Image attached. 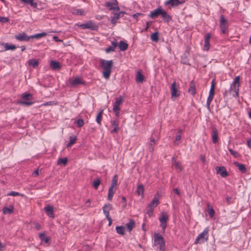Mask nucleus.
<instances>
[{"mask_svg":"<svg viewBox=\"0 0 251 251\" xmlns=\"http://www.w3.org/2000/svg\"><path fill=\"white\" fill-rule=\"evenodd\" d=\"M39 236L42 242H44L47 244H50V237L46 236L45 232L40 233Z\"/></svg>","mask_w":251,"mask_h":251,"instance_id":"b1692460","label":"nucleus"},{"mask_svg":"<svg viewBox=\"0 0 251 251\" xmlns=\"http://www.w3.org/2000/svg\"><path fill=\"white\" fill-rule=\"evenodd\" d=\"M118 42H117V40L114 39L112 42H111V45L112 47H113L115 49L118 46Z\"/></svg>","mask_w":251,"mask_h":251,"instance_id":"603ef678","label":"nucleus"},{"mask_svg":"<svg viewBox=\"0 0 251 251\" xmlns=\"http://www.w3.org/2000/svg\"><path fill=\"white\" fill-rule=\"evenodd\" d=\"M208 232L209 228L208 227L205 228L203 231L198 236L195 240V243L201 244L207 241L208 238Z\"/></svg>","mask_w":251,"mask_h":251,"instance_id":"39448f33","label":"nucleus"},{"mask_svg":"<svg viewBox=\"0 0 251 251\" xmlns=\"http://www.w3.org/2000/svg\"><path fill=\"white\" fill-rule=\"evenodd\" d=\"M47 35V33H46V32H42V33L34 34V35H31L30 37H31V38L39 39V38H42L43 37H45Z\"/></svg>","mask_w":251,"mask_h":251,"instance_id":"a19ab883","label":"nucleus"},{"mask_svg":"<svg viewBox=\"0 0 251 251\" xmlns=\"http://www.w3.org/2000/svg\"><path fill=\"white\" fill-rule=\"evenodd\" d=\"M44 209L48 216L52 218L54 217L53 208L52 206L48 205L45 207Z\"/></svg>","mask_w":251,"mask_h":251,"instance_id":"412c9836","label":"nucleus"},{"mask_svg":"<svg viewBox=\"0 0 251 251\" xmlns=\"http://www.w3.org/2000/svg\"><path fill=\"white\" fill-rule=\"evenodd\" d=\"M226 202H227L228 204H231L232 203L231 201V197H227L226 198Z\"/></svg>","mask_w":251,"mask_h":251,"instance_id":"0e129e2a","label":"nucleus"},{"mask_svg":"<svg viewBox=\"0 0 251 251\" xmlns=\"http://www.w3.org/2000/svg\"><path fill=\"white\" fill-rule=\"evenodd\" d=\"M122 202L124 203V204L123 205V206L124 207H125L126 205V198L125 197H122Z\"/></svg>","mask_w":251,"mask_h":251,"instance_id":"680f3d73","label":"nucleus"},{"mask_svg":"<svg viewBox=\"0 0 251 251\" xmlns=\"http://www.w3.org/2000/svg\"><path fill=\"white\" fill-rule=\"evenodd\" d=\"M135 225V223L133 219H130L129 222L126 224V226L127 227L128 230L129 231H131V230L133 229Z\"/></svg>","mask_w":251,"mask_h":251,"instance_id":"c9c22d12","label":"nucleus"},{"mask_svg":"<svg viewBox=\"0 0 251 251\" xmlns=\"http://www.w3.org/2000/svg\"><path fill=\"white\" fill-rule=\"evenodd\" d=\"M77 137L76 136H70L69 138V142L67 144V147L69 148L71 147L73 145H74L76 140Z\"/></svg>","mask_w":251,"mask_h":251,"instance_id":"f704fd0d","label":"nucleus"},{"mask_svg":"<svg viewBox=\"0 0 251 251\" xmlns=\"http://www.w3.org/2000/svg\"><path fill=\"white\" fill-rule=\"evenodd\" d=\"M160 222V226L162 227L163 231L164 232L167 226L166 223L169 220L168 216L164 212H162L160 217L159 218Z\"/></svg>","mask_w":251,"mask_h":251,"instance_id":"9b49d317","label":"nucleus"},{"mask_svg":"<svg viewBox=\"0 0 251 251\" xmlns=\"http://www.w3.org/2000/svg\"><path fill=\"white\" fill-rule=\"evenodd\" d=\"M159 16L161 17L165 23H169L172 20V17L161 6H159L151 11L149 15V17L152 19H156Z\"/></svg>","mask_w":251,"mask_h":251,"instance_id":"f257e3e1","label":"nucleus"},{"mask_svg":"<svg viewBox=\"0 0 251 251\" xmlns=\"http://www.w3.org/2000/svg\"><path fill=\"white\" fill-rule=\"evenodd\" d=\"M215 91H209V96L207 98V102H206V107L207 109L210 110V104L211 102L212 101L214 96Z\"/></svg>","mask_w":251,"mask_h":251,"instance_id":"5701e85b","label":"nucleus"},{"mask_svg":"<svg viewBox=\"0 0 251 251\" xmlns=\"http://www.w3.org/2000/svg\"><path fill=\"white\" fill-rule=\"evenodd\" d=\"M116 230L117 233L124 235L125 233L126 228L124 226H117L116 227Z\"/></svg>","mask_w":251,"mask_h":251,"instance_id":"473e14b6","label":"nucleus"},{"mask_svg":"<svg viewBox=\"0 0 251 251\" xmlns=\"http://www.w3.org/2000/svg\"><path fill=\"white\" fill-rule=\"evenodd\" d=\"M228 151L230 152V153L235 157H238L239 156V153L236 151H233L231 149H229Z\"/></svg>","mask_w":251,"mask_h":251,"instance_id":"864d4df0","label":"nucleus"},{"mask_svg":"<svg viewBox=\"0 0 251 251\" xmlns=\"http://www.w3.org/2000/svg\"><path fill=\"white\" fill-rule=\"evenodd\" d=\"M106 219L108 221V226H110L112 223V220L110 217H107Z\"/></svg>","mask_w":251,"mask_h":251,"instance_id":"338daca9","label":"nucleus"},{"mask_svg":"<svg viewBox=\"0 0 251 251\" xmlns=\"http://www.w3.org/2000/svg\"><path fill=\"white\" fill-rule=\"evenodd\" d=\"M76 25L81 27L82 29H89L92 30H96L98 28V26L91 20L84 24H77Z\"/></svg>","mask_w":251,"mask_h":251,"instance_id":"6e6552de","label":"nucleus"},{"mask_svg":"<svg viewBox=\"0 0 251 251\" xmlns=\"http://www.w3.org/2000/svg\"><path fill=\"white\" fill-rule=\"evenodd\" d=\"M128 44L126 42L123 41H121L118 44V47L120 50L122 51L126 50L128 48Z\"/></svg>","mask_w":251,"mask_h":251,"instance_id":"c756f323","label":"nucleus"},{"mask_svg":"<svg viewBox=\"0 0 251 251\" xmlns=\"http://www.w3.org/2000/svg\"><path fill=\"white\" fill-rule=\"evenodd\" d=\"M151 40L153 42H157L158 41V33L157 32H155L152 33L151 36Z\"/></svg>","mask_w":251,"mask_h":251,"instance_id":"37998d69","label":"nucleus"},{"mask_svg":"<svg viewBox=\"0 0 251 251\" xmlns=\"http://www.w3.org/2000/svg\"><path fill=\"white\" fill-rule=\"evenodd\" d=\"M16 40L20 41H28L31 38L30 36H27L25 32L19 33L15 36Z\"/></svg>","mask_w":251,"mask_h":251,"instance_id":"ddd939ff","label":"nucleus"},{"mask_svg":"<svg viewBox=\"0 0 251 251\" xmlns=\"http://www.w3.org/2000/svg\"><path fill=\"white\" fill-rule=\"evenodd\" d=\"M105 6L108 8L110 10H119L120 9L117 0H113L111 1H108L106 2Z\"/></svg>","mask_w":251,"mask_h":251,"instance_id":"f8f14e48","label":"nucleus"},{"mask_svg":"<svg viewBox=\"0 0 251 251\" xmlns=\"http://www.w3.org/2000/svg\"><path fill=\"white\" fill-rule=\"evenodd\" d=\"M35 228L38 230H40L41 229V226L39 223H35Z\"/></svg>","mask_w":251,"mask_h":251,"instance_id":"bf43d9fd","label":"nucleus"},{"mask_svg":"<svg viewBox=\"0 0 251 251\" xmlns=\"http://www.w3.org/2000/svg\"><path fill=\"white\" fill-rule=\"evenodd\" d=\"M142 15H143V13H137L136 14H134L133 15V17L134 18V19H135L136 20H137L138 17H139V16H142Z\"/></svg>","mask_w":251,"mask_h":251,"instance_id":"13d9d810","label":"nucleus"},{"mask_svg":"<svg viewBox=\"0 0 251 251\" xmlns=\"http://www.w3.org/2000/svg\"><path fill=\"white\" fill-rule=\"evenodd\" d=\"M184 0H168L165 2V4H170L172 7H175L184 3Z\"/></svg>","mask_w":251,"mask_h":251,"instance_id":"2eb2a0df","label":"nucleus"},{"mask_svg":"<svg viewBox=\"0 0 251 251\" xmlns=\"http://www.w3.org/2000/svg\"><path fill=\"white\" fill-rule=\"evenodd\" d=\"M50 67L52 70H58L61 68V65L59 62L51 61L50 63Z\"/></svg>","mask_w":251,"mask_h":251,"instance_id":"bb28decb","label":"nucleus"},{"mask_svg":"<svg viewBox=\"0 0 251 251\" xmlns=\"http://www.w3.org/2000/svg\"><path fill=\"white\" fill-rule=\"evenodd\" d=\"M102 113H103V110L102 109L100 110L96 117V122L99 125H101V120L102 119Z\"/></svg>","mask_w":251,"mask_h":251,"instance_id":"4c0bfd02","label":"nucleus"},{"mask_svg":"<svg viewBox=\"0 0 251 251\" xmlns=\"http://www.w3.org/2000/svg\"><path fill=\"white\" fill-rule=\"evenodd\" d=\"M220 26L222 33L225 34L228 28V21L223 15L220 16Z\"/></svg>","mask_w":251,"mask_h":251,"instance_id":"9d476101","label":"nucleus"},{"mask_svg":"<svg viewBox=\"0 0 251 251\" xmlns=\"http://www.w3.org/2000/svg\"><path fill=\"white\" fill-rule=\"evenodd\" d=\"M4 48L6 50H14L16 48V46L15 45H9L8 43H6L5 44Z\"/></svg>","mask_w":251,"mask_h":251,"instance_id":"49530a36","label":"nucleus"},{"mask_svg":"<svg viewBox=\"0 0 251 251\" xmlns=\"http://www.w3.org/2000/svg\"><path fill=\"white\" fill-rule=\"evenodd\" d=\"M181 134H179L178 135H177L176 137V141L175 142V145H178V142H177V141H179L181 139Z\"/></svg>","mask_w":251,"mask_h":251,"instance_id":"6e6d98bb","label":"nucleus"},{"mask_svg":"<svg viewBox=\"0 0 251 251\" xmlns=\"http://www.w3.org/2000/svg\"><path fill=\"white\" fill-rule=\"evenodd\" d=\"M90 203L91 201L90 199H88L85 202V206L87 207H90Z\"/></svg>","mask_w":251,"mask_h":251,"instance_id":"69168bd1","label":"nucleus"},{"mask_svg":"<svg viewBox=\"0 0 251 251\" xmlns=\"http://www.w3.org/2000/svg\"><path fill=\"white\" fill-rule=\"evenodd\" d=\"M215 170L217 174L220 175L223 177H225L228 175L226 168L223 166L216 167Z\"/></svg>","mask_w":251,"mask_h":251,"instance_id":"dca6fc26","label":"nucleus"},{"mask_svg":"<svg viewBox=\"0 0 251 251\" xmlns=\"http://www.w3.org/2000/svg\"><path fill=\"white\" fill-rule=\"evenodd\" d=\"M218 131L216 129L212 130V139L213 143H216L218 141Z\"/></svg>","mask_w":251,"mask_h":251,"instance_id":"72a5a7b5","label":"nucleus"},{"mask_svg":"<svg viewBox=\"0 0 251 251\" xmlns=\"http://www.w3.org/2000/svg\"><path fill=\"white\" fill-rule=\"evenodd\" d=\"M211 38V35L210 33H207L204 38V45L203 49L205 50H208L210 48L209 40Z\"/></svg>","mask_w":251,"mask_h":251,"instance_id":"aec40b11","label":"nucleus"},{"mask_svg":"<svg viewBox=\"0 0 251 251\" xmlns=\"http://www.w3.org/2000/svg\"><path fill=\"white\" fill-rule=\"evenodd\" d=\"M188 91L193 96H195L196 94V86L193 81L190 82V87Z\"/></svg>","mask_w":251,"mask_h":251,"instance_id":"a878e982","label":"nucleus"},{"mask_svg":"<svg viewBox=\"0 0 251 251\" xmlns=\"http://www.w3.org/2000/svg\"><path fill=\"white\" fill-rule=\"evenodd\" d=\"M144 76L140 71H138L136 75V81L137 82L142 83L144 81Z\"/></svg>","mask_w":251,"mask_h":251,"instance_id":"c85d7f7f","label":"nucleus"},{"mask_svg":"<svg viewBox=\"0 0 251 251\" xmlns=\"http://www.w3.org/2000/svg\"><path fill=\"white\" fill-rule=\"evenodd\" d=\"M85 82L80 77H76L74 79L70 80V84L71 86H75L78 84H84Z\"/></svg>","mask_w":251,"mask_h":251,"instance_id":"a211bd4d","label":"nucleus"},{"mask_svg":"<svg viewBox=\"0 0 251 251\" xmlns=\"http://www.w3.org/2000/svg\"><path fill=\"white\" fill-rule=\"evenodd\" d=\"M27 63L28 66L32 67L33 68H36L39 65V61L35 59H29Z\"/></svg>","mask_w":251,"mask_h":251,"instance_id":"cd10ccee","label":"nucleus"},{"mask_svg":"<svg viewBox=\"0 0 251 251\" xmlns=\"http://www.w3.org/2000/svg\"><path fill=\"white\" fill-rule=\"evenodd\" d=\"M207 207L208 208V214L211 218H213L215 214L214 210L212 207L210 206L209 204H208Z\"/></svg>","mask_w":251,"mask_h":251,"instance_id":"a18cd8bd","label":"nucleus"},{"mask_svg":"<svg viewBox=\"0 0 251 251\" xmlns=\"http://www.w3.org/2000/svg\"><path fill=\"white\" fill-rule=\"evenodd\" d=\"M154 245L157 247L161 251H164L165 250V242L163 236L159 233L154 234Z\"/></svg>","mask_w":251,"mask_h":251,"instance_id":"7ed1b4c3","label":"nucleus"},{"mask_svg":"<svg viewBox=\"0 0 251 251\" xmlns=\"http://www.w3.org/2000/svg\"><path fill=\"white\" fill-rule=\"evenodd\" d=\"M155 144V139L153 137L151 138L150 143L149 145V149L150 151L152 152L154 151L153 146Z\"/></svg>","mask_w":251,"mask_h":251,"instance_id":"58836bf2","label":"nucleus"},{"mask_svg":"<svg viewBox=\"0 0 251 251\" xmlns=\"http://www.w3.org/2000/svg\"><path fill=\"white\" fill-rule=\"evenodd\" d=\"M125 14V12L121 11L119 13H114L113 16L111 17V23L115 25L117 22V20L120 18L123 17Z\"/></svg>","mask_w":251,"mask_h":251,"instance_id":"4468645a","label":"nucleus"},{"mask_svg":"<svg viewBox=\"0 0 251 251\" xmlns=\"http://www.w3.org/2000/svg\"><path fill=\"white\" fill-rule=\"evenodd\" d=\"M240 76H236L232 85H231L229 91L230 92L233 91L235 92V95L234 96L236 97H238L239 96V81H240Z\"/></svg>","mask_w":251,"mask_h":251,"instance_id":"0eeeda50","label":"nucleus"},{"mask_svg":"<svg viewBox=\"0 0 251 251\" xmlns=\"http://www.w3.org/2000/svg\"><path fill=\"white\" fill-rule=\"evenodd\" d=\"M101 182V180L100 178H97L95 179L93 183V186L95 189H97Z\"/></svg>","mask_w":251,"mask_h":251,"instance_id":"79ce46f5","label":"nucleus"},{"mask_svg":"<svg viewBox=\"0 0 251 251\" xmlns=\"http://www.w3.org/2000/svg\"><path fill=\"white\" fill-rule=\"evenodd\" d=\"M27 4H29L31 6L36 8L37 6V3L34 1V0H29Z\"/></svg>","mask_w":251,"mask_h":251,"instance_id":"5fc2aeb1","label":"nucleus"},{"mask_svg":"<svg viewBox=\"0 0 251 251\" xmlns=\"http://www.w3.org/2000/svg\"><path fill=\"white\" fill-rule=\"evenodd\" d=\"M214 89H215V85H214V80H213L212 81V83H211V88H210V91H214Z\"/></svg>","mask_w":251,"mask_h":251,"instance_id":"e2e57ef3","label":"nucleus"},{"mask_svg":"<svg viewBox=\"0 0 251 251\" xmlns=\"http://www.w3.org/2000/svg\"><path fill=\"white\" fill-rule=\"evenodd\" d=\"M22 97L25 100H22L18 102V103L22 105L29 106L33 103V102L29 101L33 99V96L29 93H23Z\"/></svg>","mask_w":251,"mask_h":251,"instance_id":"423d86ee","label":"nucleus"},{"mask_svg":"<svg viewBox=\"0 0 251 251\" xmlns=\"http://www.w3.org/2000/svg\"><path fill=\"white\" fill-rule=\"evenodd\" d=\"M153 210V208L147 206V214L149 215L150 217L152 216Z\"/></svg>","mask_w":251,"mask_h":251,"instance_id":"09e8293b","label":"nucleus"},{"mask_svg":"<svg viewBox=\"0 0 251 251\" xmlns=\"http://www.w3.org/2000/svg\"><path fill=\"white\" fill-rule=\"evenodd\" d=\"M201 160L202 162L203 163H205L206 162V158L204 155H201Z\"/></svg>","mask_w":251,"mask_h":251,"instance_id":"052dcab7","label":"nucleus"},{"mask_svg":"<svg viewBox=\"0 0 251 251\" xmlns=\"http://www.w3.org/2000/svg\"><path fill=\"white\" fill-rule=\"evenodd\" d=\"M14 210V208L13 206H11L10 207H5L2 209V212L3 214H11Z\"/></svg>","mask_w":251,"mask_h":251,"instance_id":"ea45409f","label":"nucleus"},{"mask_svg":"<svg viewBox=\"0 0 251 251\" xmlns=\"http://www.w3.org/2000/svg\"><path fill=\"white\" fill-rule=\"evenodd\" d=\"M68 161V159L67 157L64 158H60L57 161V164L60 165V164H63L64 165H65Z\"/></svg>","mask_w":251,"mask_h":251,"instance_id":"c03bdc74","label":"nucleus"},{"mask_svg":"<svg viewBox=\"0 0 251 251\" xmlns=\"http://www.w3.org/2000/svg\"><path fill=\"white\" fill-rule=\"evenodd\" d=\"M179 86L174 81L171 85V92L172 99H176L180 95V92L178 90Z\"/></svg>","mask_w":251,"mask_h":251,"instance_id":"1a4fd4ad","label":"nucleus"},{"mask_svg":"<svg viewBox=\"0 0 251 251\" xmlns=\"http://www.w3.org/2000/svg\"><path fill=\"white\" fill-rule=\"evenodd\" d=\"M144 192V186L142 184L138 186L136 190V193L138 195H142L143 196Z\"/></svg>","mask_w":251,"mask_h":251,"instance_id":"e433bc0d","label":"nucleus"},{"mask_svg":"<svg viewBox=\"0 0 251 251\" xmlns=\"http://www.w3.org/2000/svg\"><path fill=\"white\" fill-rule=\"evenodd\" d=\"M102 209L106 218L110 217L109 211L112 209V205L111 204H105L103 206Z\"/></svg>","mask_w":251,"mask_h":251,"instance_id":"4be33fe9","label":"nucleus"},{"mask_svg":"<svg viewBox=\"0 0 251 251\" xmlns=\"http://www.w3.org/2000/svg\"><path fill=\"white\" fill-rule=\"evenodd\" d=\"M75 122L78 127H81L84 125V121L82 119H78Z\"/></svg>","mask_w":251,"mask_h":251,"instance_id":"8fccbe9b","label":"nucleus"},{"mask_svg":"<svg viewBox=\"0 0 251 251\" xmlns=\"http://www.w3.org/2000/svg\"><path fill=\"white\" fill-rule=\"evenodd\" d=\"M73 14L77 15H84V11L83 10L81 9H76L73 12Z\"/></svg>","mask_w":251,"mask_h":251,"instance_id":"de8ad7c7","label":"nucleus"},{"mask_svg":"<svg viewBox=\"0 0 251 251\" xmlns=\"http://www.w3.org/2000/svg\"><path fill=\"white\" fill-rule=\"evenodd\" d=\"M247 144L249 148H251V138L247 141Z\"/></svg>","mask_w":251,"mask_h":251,"instance_id":"774afa93","label":"nucleus"},{"mask_svg":"<svg viewBox=\"0 0 251 251\" xmlns=\"http://www.w3.org/2000/svg\"><path fill=\"white\" fill-rule=\"evenodd\" d=\"M114 62L113 60H105L101 59L100 61V66L103 70L102 75L105 79H108L111 73Z\"/></svg>","mask_w":251,"mask_h":251,"instance_id":"f03ea898","label":"nucleus"},{"mask_svg":"<svg viewBox=\"0 0 251 251\" xmlns=\"http://www.w3.org/2000/svg\"><path fill=\"white\" fill-rule=\"evenodd\" d=\"M234 164L235 165V166L238 167V169L242 172V173H246L247 171V169L244 164H239L237 162H234Z\"/></svg>","mask_w":251,"mask_h":251,"instance_id":"2f4dec72","label":"nucleus"},{"mask_svg":"<svg viewBox=\"0 0 251 251\" xmlns=\"http://www.w3.org/2000/svg\"><path fill=\"white\" fill-rule=\"evenodd\" d=\"M111 123L112 125L114 126V128L111 130V133H114L117 132L119 129L118 120L117 119L113 120L111 121Z\"/></svg>","mask_w":251,"mask_h":251,"instance_id":"393cba45","label":"nucleus"},{"mask_svg":"<svg viewBox=\"0 0 251 251\" xmlns=\"http://www.w3.org/2000/svg\"><path fill=\"white\" fill-rule=\"evenodd\" d=\"M172 165H174L176 169L179 171V172H182L183 171V168L181 163L179 161H177L174 156L172 157Z\"/></svg>","mask_w":251,"mask_h":251,"instance_id":"f3484780","label":"nucleus"},{"mask_svg":"<svg viewBox=\"0 0 251 251\" xmlns=\"http://www.w3.org/2000/svg\"><path fill=\"white\" fill-rule=\"evenodd\" d=\"M158 203L159 200L156 197H154L152 201L148 204V206L154 209L158 205Z\"/></svg>","mask_w":251,"mask_h":251,"instance_id":"7c9ffc66","label":"nucleus"},{"mask_svg":"<svg viewBox=\"0 0 251 251\" xmlns=\"http://www.w3.org/2000/svg\"><path fill=\"white\" fill-rule=\"evenodd\" d=\"M8 196H18L23 195V194H21L20 193L15 192V191H11L9 193L7 194Z\"/></svg>","mask_w":251,"mask_h":251,"instance_id":"3c124183","label":"nucleus"},{"mask_svg":"<svg viewBox=\"0 0 251 251\" xmlns=\"http://www.w3.org/2000/svg\"><path fill=\"white\" fill-rule=\"evenodd\" d=\"M123 100L121 97L116 99V101L113 108V111H117L120 110V105L123 103Z\"/></svg>","mask_w":251,"mask_h":251,"instance_id":"6ab92c4d","label":"nucleus"},{"mask_svg":"<svg viewBox=\"0 0 251 251\" xmlns=\"http://www.w3.org/2000/svg\"><path fill=\"white\" fill-rule=\"evenodd\" d=\"M118 176L117 175H115L113 177L111 185L108 190V200L109 201L112 200L113 195L116 192V190L117 189L116 186L118 184Z\"/></svg>","mask_w":251,"mask_h":251,"instance_id":"20e7f679","label":"nucleus"},{"mask_svg":"<svg viewBox=\"0 0 251 251\" xmlns=\"http://www.w3.org/2000/svg\"><path fill=\"white\" fill-rule=\"evenodd\" d=\"M114 50L115 49L112 46H110L105 49V52L107 53L110 52V51H114Z\"/></svg>","mask_w":251,"mask_h":251,"instance_id":"4d7b16f0","label":"nucleus"}]
</instances>
